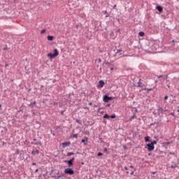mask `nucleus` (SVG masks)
<instances>
[{
    "label": "nucleus",
    "instance_id": "nucleus-29",
    "mask_svg": "<svg viewBox=\"0 0 179 179\" xmlns=\"http://www.w3.org/2000/svg\"><path fill=\"white\" fill-rule=\"evenodd\" d=\"M131 120H134V118H136V116H135V115H133V116H131Z\"/></svg>",
    "mask_w": 179,
    "mask_h": 179
},
{
    "label": "nucleus",
    "instance_id": "nucleus-41",
    "mask_svg": "<svg viewBox=\"0 0 179 179\" xmlns=\"http://www.w3.org/2000/svg\"><path fill=\"white\" fill-rule=\"evenodd\" d=\"M61 176H58L56 179H60Z\"/></svg>",
    "mask_w": 179,
    "mask_h": 179
},
{
    "label": "nucleus",
    "instance_id": "nucleus-13",
    "mask_svg": "<svg viewBox=\"0 0 179 179\" xmlns=\"http://www.w3.org/2000/svg\"><path fill=\"white\" fill-rule=\"evenodd\" d=\"M34 106H36V101L29 104V107H31V108H33V107H34Z\"/></svg>",
    "mask_w": 179,
    "mask_h": 179
},
{
    "label": "nucleus",
    "instance_id": "nucleus-37",
    "mask_svg": "<svg viewBox=\"0 0 179 179\" xmlns=\"http://www.w3.org/2000/svg\"><path fill=\"white\" fill-rule=\"evenodd\" d=\"M76 29H78V27H79V25L78 24L76 25Z\"/></svg>",
    "mask_w": 179,
    "mask_h": 179
},
{
    "label": "nucleus",
    "instance_id": "nucleus-8",
    "mask_svg": "<svg viewBox=\"0 0 179 179\" xmlns=\"http://www.w3.org/2000/svg\"><path fill=\"white\" fill-rule=\"evenodd\" d=\"M124 52H122V50H117V51L115 52V55H123Z\"/></svg>",
    "mask_w": 179,
    "mask_h": 179
},
{
    "label": "nucleus",
    "instance_id": "nucleus-53",
    "mask_svg": "<svg viewBox=\"0 0 179 179\" xmlns=\"http://www.w3.org/2000/svg\"><path fill=\"white\" fill-rule=\"evenodd\" d=\"M113 69H114V68H111V70L113 71Z\"/></svg>",
    "mask_w": 179,
    "mask_h": 179
},
{
    "label": "nucleus",
    "instance_id": "nucleus-50",
    "mask_svg": "<svg viewBox=\"0 0 179 179\" xmlns=\"http://www.w3.org/2000/svg\"><path fill=\"white\" fill-rule=\"evenodd\" d=\"M61 114H64V111H62V112H61Z\"/></svg>",
    "mask_w": 179,
    "mask_h": 179
},
{
    "label": "nucleus",
    "instance_id": "nucleus-57",
    "mask_svg": "<svg viewBox=\"0 0 179 179\" xmlns=\"http://www.w3.org/2000/svg\"><path fill=\"white\" fill-rule=\"evenodd\" d=\"M90 105L92 106V103H90Z\"/></svg>",
    "mask_w": 179,
    "mask_h": 179
},
{
    "label": "nucleus",
    "instance_id": "nucleus-46",
    "mask_svg": "<svg viewBox=\"0 0 179 179\" xmlns=\"http://www.w3.org/2000/svg\"><path fill=\"white\" fill-rule=\"evenodd\" d=\"M174 115V113H171V115Z\"/></svg>",
    "mask_w": 179,
    "mask_h": 179
},
{
    "label": "nucleus",
    "instance_id": "nucleus-21",
    "mask_svg": "<svg viewBox=\"0 0 179 179\" xmlns=\"http://www.w3.org/2000/svg\"><path fill=\"white\" fill-rule=\"evenodd\" d=\"M115 115H110V116H109V118H112V119H114V118H115Z\"/></svg>",
    "mask_w": 179,
    "mask_h": 179
},
{
    "label": "nucleus",
    "instance_id": "nucleus-27",
    "mask_svg": "<svg viewBox=\"0 0 179 179\" xmlns=\"http://www.w3.org/2000/svg\"><path fill=\"white\" fill-rule=\"evenodd\" d=\"M31 145H38V143L32 142V143H31Z\"/></svg>",
    "mask_w": 179,
    "mask_h": 179
},
{
    "label": "nucleus",
    "instance_id": "nucleus-58",
    "mask_svg": "<svg viewBox=\"0 0 179 179\" xmlns=\"http://www.w3.org/2000/svg\"><path fill=\"white\" fill-rule=\"evenodd\" d=\"M1 107H2V106H1V105H0V108H1Z\"/></svg>",
    "mask_w": 179,
    "mask_h": 179
},
{
    "label": "nucleus",
    "instance_id": "nucleus-24",
    "mask_svg": "<svg viewBox=\"0 0 179 179\" xmlns=\"http://www.w3.org/2000/svg\"><path fill=\"white\" fill-rule=\"evenodd\" d=\"M44 33H45V29H43V30L41 31V34H44Z\"/></svg>",
    "mask_w": 179,
    "mask_h": 179
},
{
    "label": "nucleus",
    "instance_id": "nucleus-33",
    "mask_svg": "<svg viewBox=\"0 0 179 179\" xmlns=\"http://www.w3.org/2000/svg\"><path fill=\"white\" fill-rule=\"evenodd\" d=\"M38 145H39V146H41L43 144L41 143V142H38Z\"/></svg>",
    "mask_w": 179,
    "mask_h": 179
},
{
    "label": "nucleus",
    "instance_id": "nucleus-59",
    "mask_svg": "<svg viewBox=\"0 0 179 179\" xmlns=\"http://www.w3.org/2000/svg\"><path fill=\"white\" fill-rule=\"evenodd\" d=\"M148 90H152V89H149Z\"/></svg>",
    "mask_w": 179,
    "mask_h": 179
},
{
    "label": "nucleus",
    "instance_id": "nucleus-34",
    "mask_svg": "<svg viewBox=\"0 0 179 179\" xmlns=\"http://www.w3.org/2000/svg\"><path fill=\"white\" fill-rule=\"evenodd\" d=\"M16 154H17V155H19V150H17Z\"/></svg>",
    "mask_w": 179,
    "mask_h": 179
},
{
    "label": "nucleus",
    "instance_id": "nucleus-54",
    "mask_svg": "<svg viewBox=\"0 0 179 179\" xmlns=\"http://www.w3.org/2000/svg\"><path fill=\"white\" fill-rule=\"evenodd\" d=\"M177 111H178V113H179V109H178V110H177Z\"/></svg>",
    "mask_w": 179,
    "mask_h": 179
},
{
    "label": "nucleus",
    "instance_id": "nucleus-44",
    "mask_svg": "<svg viewBox=\"0 0 179 179\" xmlns=\"http://www.w3.org/2000/svg\"><path fill=\"white\" fill-rule=\"evenodd\" d=\"M99 62H101V59H99Z\"/></svg>",
    "mask_w": 179,
    "mask_h": 179
},
{
    "label": "nucleus",
    "instance_id": "nucleus-1",
    "mask_svg": "<svg viewBox=\"0 0 179 179\" xmlns=\"http://www.w3.org/2000/svg\"><path fill=\"white\" fill-rule=\"evenodd\" d=\"M58 55H59V52H58V49H55L54 50V54L53 55L52 53H48L47 55V56L49 57V58L50 59H52V58H55V57H58Z\"/></svg>",
    "mask_w": 179,
    "mask_h": 179
},
{
    "label": "nucleus",
    "instance_id": "nucleus-22",
    "mask_svg": "<svg viewBox=\"0 0 179 179\" xmlns=\"http://www.w3.org/2000/svg\"><path fill=\"white\" fill-rule=\"evenodd\" d=\"M78 134H73V138H78Z\"/></svg>",
    "mask_w": 179,
    "mask_h": 179
},
{
    "label": "nucleus",
    "instance_id": "nucleus-55",
    "mask_svg": "<svg viewBox=\"0 0 179 179\" xmlns=\"http://www.w3.org/2000/svg\"><path fill=\"white\" fill-rule=\"evenodd\" d=\"M34 141H36V138H34Z\"/></svg>",
    "mask_w": 179,
    "mask_h": 179
},
{
    "label": "nucleus",
    "instance_id": "nucleus-15",
    "mask_svg": "<svg viewBox=\"0 0 179 179\" xmlns=\"http://www.w3.org/2000/svg\"><path fill=\"white\" fill-rule=\"evenodd\" d=\"M145 142H149V141H150V136H147L146 137H145Z\"/></svg>",
    "mask_w": 179,
    "mask_h": 179
},
{
    "label": "nucleus",
    "instance_id": "nucleus-32",
    "mask_svg": "<svg viewBox=\"0 0 179 179\" xmlns=\"http://www.w3.org/2000/svg\"><path fill=\"white\" fill-rule=\"evenodd\" d=\"M81 142H82V143H85V142H86V141H85V139H83V140L81 141Z\"/></svg>",
    "mask_w": 179,
    "mask_h": 179
},
{
    "label": "nucleus",
    "instance_id": "nucleus-39",
    "mask_svg": "<svg viewBox=\"0 0 179 179\" xmlns=\"http://www.w3.org/2000/svg\"><path fill=\"white\" fill-rule=\"evenodd\" d=\"M130 169H134V166H130Z\"/></svg>",
    "mask_w": 179,
    "mask_h": 179
},
{
    "label": "nucleus",
    "instance_id": "nucleus-45",
    "mask_svg": "<svg viewBox=\"0 0 179 179\" xmlns=\"http://www.w3.org/2000/svg\"><path fill=\"white\" fill-rule=\"evenodd\" d=\"M3 50H8V48H4Z\"/></svg>",
    "mask_w": 179,
    "mask_h": 179
},
{
    "label": "nucleus",
    "instance_id": "nucleus-19",
    "mask_svg": "<svg viewBox=\"0 0 179 179\" xmlns=\"http://www.w3.org/2000/svg\"><path fill=\"white\" fill-rule=\"evenodd\" d=\"M103 118L108 119V118H110V115H108V114H105L103 115Z\"/></svg>",
    "mask_w": 179,
    "mask_h": 179
},
{
    "label": "nucleus",
    "instance_id": "nucleus-6",
    "mask_svg": "<svg viewBox=\"0 0 179 179\" xmlns=\"http://www.w3.org/2000/svg\"><path fill=\"white\" fill-rule=\"evenodd\" d=\"M110 100H113V98L111 96H108V95H105L103 96V101H105V103H108Z\"/></svg>",
    "mask_w": 179,
    "mask_h": 179
},
{
    "label": "nucleus",
    "instance_id": "nucleus-14",
    "mask_svg": "<svg viewBox=\"0 0 179 179\" xmlns=\"http://www.w3.org/2000/svg\"><path fill=\"white\" fill-rule=\"evenodd\" d=\"M141 79H139L138 82V87H142V82H141Z\"/></svg>",
    "mask_w": 179,
    "mask_h": 179
},
{
    "label": "nucleus",
    "instance_id": "nucleus-25",
    "mask_svg": "<svg viewBox=\"0 0 179 179\" xmlns=\"http://www.w3.org/2000/svg\"><path fill=\"white\" fill-rule=\"evenodd\" d=\"M97 156H103V153H102V152H99V153L97 154Z\"/></svg>",
    "mask_w": 179,
    "mask_h": 179
},
{
    "label": "nucleus",
    "instance_id": "nucleus-48",
    "mask_svg": "<svg viewBox=\"0 0 179 179\" xmlns=\"http://www.w3.org/2000/svg\"><path fill=\"white\" fill-rule=\"evenodd\" d=\"M116 6H117V5H114V6H113V8H115Z\"/></svg>",
    "mask_w": 179,
    "mask_h": 179
},
{
    "label": "nucleus",
    "instance_id": "nucleus-52",
    "mask_svg": "<svg viewBox=\"0 0 179 179\" xmlns=\"http://www.w3.org/2000/svg\"><path fill=\"white\" fill-rule=\"evenodd\" d=\"M6 66H8V64H6Z\"/></svg>",
    "mask_w": 179,
    "mask_h": 179
},
{
    "label": "nucleus",
    "instance_id": "nucleus-60",
    "mask_svg": "<svg viewBox=\"0 0 179 179\" xmlns=\"http://www.w3.org/2000/svg\"><path fill=\"white\" fill-rule=\"evenodd\" d=\"M86 141H87V138H86Z\"/></svg>",
    "mask_w": 179,
    "mask_h": 179
},
{
    "label": "nucleus",
    "instance_id": "nucleus-2",
    "mask_svg": "<svg viewBox=\"0 0 179 179\" xmlns=\"http://www.w3.org/2000/svg\"><path fill=\"white\" fill-rule=\"evenodd\" d=\"M65 174H69L70 176H73L75 171L71 168H66L64 169Z\"/></svg>",
    "mask_w": 179,
    "mask_h": 179
},
{
    "label": "nucleus",
    "instance_id": "nucleus-47",
    "mask_svg": "<svg viewBox=\"0 0 179 179\" xmlns=\"http://www.w3.org/2000/svg\"><path fill=\"white\" fill-rule=\"evenodd\" d=\"M172 43H176V41L173 40V41H172Z\"/></svg>",
    "mask_w": 179,
    "mask_h": 179
},
{
    "label": "nucleus",
    "instance_id": "nucleus-9",
    "mask_svg": "<svg viewBox=\"0 0 179 179\" xmlns=\"http://www.w3.org/2000/svg\"><path fill=\"white\" fill-rule=\"evenodd\" d=\"M38 153H40V150H33L31 152V155H33L34 156H36V155H38Z\"/></svg>",
    "mask_w": 179,
    "mask_h": 179
},
{
    "label": "nucleus",
    "instance_id": "nucleus-18",
    "mask_svg": "<svg viewBox=\"0 0 179 179\" xmlns=\"http://www.w3.org/2000/svg\"><path fill=\"white\" fill-rule=\"evenodd\" d=\"M152 145L153 146H155V145H157V141H156L155 140H154L152 142H151Z\"/></svg>",
    "mask_w": 179,
    "mask_h": 179
},
{
    "label": "nucleus",
    "instance_id": "nucleus-42",
    "mask_svg": "<svg viewBox=\"0 0 179 179\" xmlns=\"http://www.w3.org/2000/svg\"><path fill=\"white\" fill-rule=\"evenodd\" d=\"M170 143H171L170 142H167L166 145H170Z\"/></svg>",
    "mask_w": 179,
    "mask_h": 179
},
{
    "label": "nucleus",
    "instance_id": "nucleus-56",
    "mask_svg": "<svg viewBox=\"0 0 179 179\" xmlns=\"http://www.w3.org/2000/svg\"><path fill=\"white\" fill-rule=\"evenodd\" d=\"M127 174H128V173H129V171H127Z\"/></svg>",
    "mask_w": 179,
    "mask_h": 179
},
{
    "label": "nucleus",
    "instance_id": "nucleus-31",
    "mask_svg": "<svg viewBox=\"0 0 179 179\" xmlns=\"http://www.w3.org/2000/svg\"><path fill=\"white\" fill-rule=\"evenodd\" d=\"M167 99H169V96H164V100H167Z\"/></svg>",
    "mask_w": 179,
    "mask_h": 179
},
{
    "label": "nucleus",
    "instance_id": "nucleus-7",
    "mask_svg": "<svg viewBox=\"0 0 179 179\" xmlns=\"http://www.w3.org/2000/svg\"><path fill=\"white\" fill-rule=\"evenodd\" d=\"M106 83H104V81H103L102 80L99 81V84L97 85V87L99 88H101L104 86Z\"/></svg>",
    "mask_w": 179,
    "mask_h": 179
},
{
    "label": "nucleus",
    "instance_id": "nucleus-4",
    "mask_svg": "<svg viewBox=\"0 0 179 179\" xmlns=\"http://www.w3.org/2000/svg\"><path fill=\"white\" fill-rule=\"evenodd\" d=\"M158 79H159V82H164V80H166V79H167L168 76H166V77H164V75H161V76H157Z\"/></svg>",
    "mask_w": 179,
    "mask_h": 179
},
{
    "label": "nucleus",
    "instance_id": "nucleus-5",
    "mask_svg": "<svg viewBox=\"0 0 179 179\" xmlns=\"http://www.w3.org/2000/svg\"><path fill=\"white\" fill-rule=\"evenodd\" d=\"M74 160H75V157H73L69 161H65V163H67L69 164V167H71V166H73Z\"/></svg>",
    "mask_w": 179,
    "mask_h": 179
},
{
    "label": "nucleus",
    "instance_id": "nucleus-36",
    "mask_svg": "<svg viewBox=\"0 0 179 179\" xmlns=\"http://www.w3.org/2000/svg\"><path fill=\"white\" fill-rule=\"evenodd\" d=\"M103 13L106 15V13H107V10L103 11Z\"/></svg>",
    "mask_w": 179,
    "mask_h": 179
},
{
    "label": "nucleus",
    "instance_id": "nucleus-3",
    "mask_svg": "<svg viewBox=\"0 0 179 179\" xmlns=\"http://www.w3.org/2000/svg\"><path fill=\"white\" fill-rule=\"evenodd\" d=\"M145 149H148L149 152H152V150H155V145H153L151 143H148L145 145Z\"/></svg>",
    "mask_w": 179,
    "mask_h": 179
},
{
    "label": "nucleus",
    "instance_id": "nucleus-40",
    "mask_svg": "<svg viewBox=\"0 0 179 179\" xmlns=\"http://www.w3.org/2000/svg\"><path fill=\"white\" fill-rule=\"evenodd\" d=\"M38 171V169L35 170V173H37Z\"/></svg>",
    "mask_w": 179,
    "mask_h": 179
},
{
    "label": "nucleus",
    "instance_id": "nucleus-17",
    "mask_svg": "<svg viewBox=\"0 0 179 179\" xmlns=\"http://www.w3.org/2000/svg\"><path fill=\"white\" fill-rule=\"evenodd\" d=\"M158 111H159V113H162V114H163V113H164L165 110H163V108H159Z\"/></svg>",
    "mask_w": 179,
    "mask_h": 179
},
{
    "label": "nucleus",
    "instance_id": "nucleus-43",
    "mask_svg": "<svg viewBox=\"0 0 179 179\" xmlns=\"http://www.w3.org/2000/svg\"><path fill=\"white\" fill-rule=\"evenodd\" d=\"M107 150H108L107 148H104L105 152H107Z\"/></svg>",
    "mask_w": 179,
    "mask_h": 179
},
{
    "label": "nucleus",
    "instance_id": "nucleus-20",
    "mask_svg": "<svg viewBox=\"0 0 179 179\" xmlns=\"http://www.w3.org/2000/svg\"><path fill=\"white\" fill-rule=\"evenodd\" d=\"M73 155H75L73 152H68L67 156H73Z\"/></svg>",
    "mask_w": 179,
    "mask_h": 179
},
{
    "label": "nucleus",
    "instance_id": "nucleus-38",
    "mask_svg": "<svg viewBox=\"0 0 179 179\" xmlns=\"http://www.w3.org/2000/svg\"><path fill=\"white\" fill-rule=\"evenodd\" d=\"M32 166H36V163H32Z\"/></svg>",
    "mask_w": 179,
    "mask_h": 179
},
{
    "label": "nucleus",
    "instance_id": "nucleus-51",
    "mask_svg": "<svg viewBox=\"0 0 179 179\" xmlns=\"http://www.w3.org/2000/svg\"><path fill=\"white\" fill-rule=\"evenodd\" d=\"M152 174H156V172H153Z\"/></svg>",
    "mask_w": 179,
    "mask_h": 179
},
{
    "label": "nucleus",
    "instance_id": "nucleus-16",
    "mask_svg": "<svg viewBox=\"0 0 179 179\" xmlns=\"http://www.w3.org/2000/svg\"><path fill=\"white\" fill-rule=\"evenodd\" d=\"M138 36H140L141 37H143V36H145V32L143 31H140L138 33Z\"/></svg>",
    "mask_w": 179,
    "mask_h": 179
},
{
    "label": "nucleus",
    "instance_id": "nucleus-23",
    "mask_svg": "<svg viewBox=\"0 0 179 179\" xmlns=\"http://www.w3.org/2000/svg\"><path fill=\"white\" fill-rule=\"evenodd\" d=\"M171 169H176V167H177V165L176 164H174V165H171Z\"/></svg>",
    "mask_w": 179,
    "mask_h": 179
},
{
    "label": "nucleus",
    "instance_id": "nucleus-30",
    "mask_svg": "<svg viewBox=\"0 0 179 179\" xmlns=\"http://www.w3.org/2000/svg\"><path fill=\"white\" fill-rule=\"evenodd\" d=\"M76 122H77V124H80V120H76Z\"/></svg>",
    "mask_w": 179,
    "mask_h": 179
},
{
    "label": "nucleus",
    "instance_id": "nucleus-35",
    "mask_svg": "<svg viewBox=\"0 0 179 179\" xmlns=\"http://www.w3.org/2000/svg\"><path fill=\"white\" fill-rule=\"evenodd\" d=\"M124 170H128V167L124 166Z\"/></svg>",
    "mask_w": 179,
    "mask_h": 179
},
{
    "label": "nucleus",
    "instance_id": "nucleus-11",
    "mask_svg": "<svg viewBox=\"0 0 179 179\" xmlns=\"http://www.w3.org/2000/svg\"><path fill=\"white\" fill-rule=\"evenodd\" d=\"M157 9L159 12H163V8L160 6H157Z\"/></svg>",
    "mask_w": 179,
    "mask_h": 179
},
{
    "label": "nucleus",
    "instance_id": "nucleus-28",
    "mask_svg": "<svg viewBox=\"0 0 179 179\" xmlns=\"http://www.w3.org/2000/svg\"><path fill=\"white\" fill-rule=\"evenodd\" d=\"M66 103H71V100L66 99Z\"/></svg>",
    "mask_w": 179,
    "mask_h": 179
},
{
    "label": "nucleus",
    "instance_id": "nucleus-26",
    "mask_svg": "<svg viewBox=\"0 0 179 179\" xmlns=\"http://www.w3.org/2000/svg\"><path fill=\"white\" fill-rule=\"evenodd\" d=\"M134 173H135V170H134V171H132L130 173V175H131V176H134Z\"/></svg>",
    "mask_w": 179,
    "mask_h": 179
},
{
    "label": "nucleus",
    "instance_id": "nucleus-10",
    "mask_svg": "<svg viewBox=\"0 0 179 179\" xmlns=\"http://www.w3.org/2000/svg\"><path fill=\"white\" fill-rule=\"evenodd\" d=\"M69 145H71L70 142L62 143L63 148H66V146H69Z\"/></svg>",
    "mask_w": 179,
    "mask_h": 179
},
{
    "label": "nucleus",
    "instance_id": "nucleus-12",
    "mask_svg": "<svg viewBox=\"0 0 179 179\" xmlns=\"http://www.w3.org/2000/svg\"><path fill=\"white\" fill-rule=\"evenodd\" d=\"M48 40L49 41H52V40H54V36H48Z\"/></svg>",
    "mask_w": 179,
    "mask_h": 179
},
{
    "label": "nucleus",
    "instance_id": "nucleus-49",
    "mask_svg": "<svg viewBox=\"0 0 179 179\" xmlns=\"http://www.w3.org/2000/svg\"><path fill=\"white\" fill-rule=\"evenodd\" d=\"M100 110H101V108H99V109L98 110V111L100 112Z\"/></svg>",
    "mask_w": 179,
    "mask_h": 179
}]
</instances>
